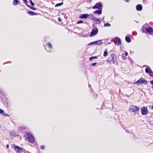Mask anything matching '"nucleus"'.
Masks as SVG:
<instances>
[{
	"instance_id": "24",
	"label": "nucleus",
	"mask_w": 153,
	"mask_h": 153,
	"mask_svg": "<svg viewBox=\"0 0 153 153\" xmlns=\"http://www.w3.org/2000/svg\"><path fill=\"white\" fill-rule=\"evenodd\" d=\"M92 19L95 22H98L99 20V19H97L96 18H93Z\"/></svg>"
},
{
	"instance_id": "43",
	"label": "nucleus",
	"mask_w": 153,
	"mask_h": 153,
	"mask_svg": "<svg viewBox=\"0 0 153 153\" xmlns=\"http://www.w3.org/2000/svg\"><path fill=\"white\" fill-rule=\"evenodd\" d=\"M91 1V0H90Z\"/></svg>"
},
{
	"instance_id": "3",
	"label": "nucleus",
	"mask_w": 153,
	"mask_h": 153,
	"mask_svg": "<svg viewBox=\"0 0 153 153\" xmlns=\"http://www.w3.org/2000/svg\"><path fill=\"white\" fill-rule=\"evenodd\" d=\"M116 60V58L115 55L114 54H111V57L109 58V59L108 60L107 62L110 64H111L112 63L114 64Z\"/></svg>"
},
{
	"instance_id": "26",
	"label": "nucleus",
	"mask_w": 153,
	"mask_h": 153,
	"mask_svg": "<svg viewBox=\"0 0 153 153\" xmlns=\"http://www.w3.org/2000/svg\"><path fill=\"white\" fill-rule=\"evenodd\" d=\"M119 56V57H122V59L123 60L124 59V53H122V55H120Z\"/></svg>"
},
{
	"instance_id": "39",
	"label": "nucleus",
	"mask_w": 153,
	"mask_h": 153,
	"mask_svg": "<svg viewBox=\"0 0 153 153\" xmlns=\"http://www.w3.org/2000/svg\"><path fill=\"white\" fill-rule=\"evenodd\" d=\"M58 21L59 22H61V19L60 18H58Z\"/></svg>"
},
{
	"instance_id": "32",
	"label": "nucleus",
	"mask_w": 153,
	"mask_h": 153,
	"mask_svg": "<svg viewBox=\"0 0 153 153\" xmlns=\"http://www.w3.org/2000/svg\"><path fill=\"white\" fill-rule=\"evenodd\" d=\"M96 64H97V63H96V62L94 63H92L91 64V65L94 66L96 65Z\"/></svg>"
},
{
	"instance_id": "7",
	"label": "nucleus",
	"mask_w": 153,
	"mask_h": 153,
	"mask_svg": "<svg viewBox=\"0 0 153 153\" xmlns=\"http://www.w3.org/2000/svg\"><path fill=\"white\" fill-rule=\"evenodd\" d=\"M98 32V29L97 27L94 28L92 29V31L91 32L90 34V37H93L97 34Z\"/></svg>"
},
{
	"instance_id": "18",
	"label": "nucleus",
	"mask_w": 153,
	"mask_h": 153,
	"mask_svg": "<svg viewBox=\"0 0 153 153\" xmlns=\"http://www.w3.org/2000/svg\"><path fill=\"white\" fill-rule=\"evenodd\" d=\"M19 1L18 0H14L13 4L14 5H17L19 4Z\"/></svg>"
},
{
	"instance_id": "42",
	"label": "nucleus",
	"mask_w": 153,
	"mask_h": 153,
	"mask_svg": "<svg viewBox=\"0 0 153 153\" xmlns=\"http://www.w3.org/2000/svg\"><path fill=\"white\" fill-rule=\"evenodd\" d=\"M104 17H103V18H102V20H103L104 19Z\"/></svg>"
},
{
	"instance_id": "29",
	"label": "nucleus",
	"mask_w": 153,
	"mask_h": 153,
	"mask_svg": "<svg viewBox=\"0 0 153 153\" xmlns=\"http://www.w3.org/2000/svg\"><path fill=\"white\" fill-rule=\"evenodd\" d=\"M83 21L81 20V21L78 22H77V23L78 24H79L83 23Z\"/></svg>"
},
{
	"instance_id": "21",
	"label": "nucleus",
	"mask_w": 153,
	"mask_h": 153,
	"mask_svg": "<svg viewBox=\"0 0 153 153\" xmlns=\"http://www.w3.org/2000/svg\"><path fill=\"white\" fill-rule=\"evenodd\" d=\"M27 5L28 7L30 8V9H32L33 10H36V8L33 7H31V6H30L28 5V4H27Z\"/></svg>"
},
{
	"instance_id": "15",
	"label": "nucleus",
	"mask_w": 153,
	"mask_h": 153,
	"mask_svg": "<svg viewBox=\"0 0 153 153\" xmlns=\"http://www.w3.org/2000/svg\"><path fill=\"white\" fill-rule=\"evenodd\" d=\"M94 13L95 14H98L99 15H100L102 13V10L99 9L98 10L94 11Z\"/></svg>"
},
{
	"instance_id": "33",
	"label": "nucleus",
	"mask_w": 153,
	"mask_h": 153,
	"mask_svg": "<svg viewBox=\"0 0 153 153\" xmlns=\"http://www.w3.org/2000/svg\"><path fill=\"white\" fill-rule=\"evenodd\" d=\"M150 83H151L152 85H153V80L152 81H150ZM152 88H153V85L152 86Z\"/></svg>"
},
{
	"instance_id": "16",
	"label": "nucleus",
	"mask_w": 153,
	"mask_h": 153,
	"mask_svg": "<svg viewBox=\"0 0 153 153\" xmlns=\"http://www.w3.org/2000/svg\"><path fill=\"white\" fill-rule=\"evenodd\" d=\"M125 39L126 41L128 43H130L131 41V39L128 36H126L125 38Z\"/></svg>"
},
{
	"instance_id": "30",
	"label": "nucleus",
	"mask_w": 153,
	"mask_h": 153,
	"mask_svg": "<svg viewBox=\"0 0 153 153\" xmlns=\"http://www.w3.org/2000/svg\"><path fill=\"white\" fill-rule=\"evenodd\" d=\"M2 115H3L5 116H9L7 114L5 113H4H4H3Z\"/></svg>"
},
{
	"instance_id": "6",
	"label": "nucleus",
	"mask_w": 153,
	"mask_h": 153,
	"mask_svg": "<svg viewBox=\"0 0 153 153\" xmlns=\"http://www.w3.org/2000/svg\"><path fill=\"white\" fill-rule=\"evenodd\" d=\"M12 148L17 153H21L22 151V149L19 146L15 145V144H13L12 146Z\"/></svg>"
},
{
	"instance_id": "36",
	"label": "nucleus",
	"mask_w": 153,
	"mask_h": 153,
	"mask_svg": "<svg viewBox=\"0 0 153 153\" xmlns=\"http://www.w3.org/2000/svg\"><path fill=\"white\" fill-rule=\"evenodd\" d=\"M142 29H145V26L144 25H143L142 26Z\"/></svg>"
},
{
	"instance_id": "35",
	"label": "nucleus",
	"mask_w": 153,
	"mask_h": 153,
	"mask_svg": "<svg viewBox=\"0 0 153 153\" xmlns=\"http://www.w3.org/2000/svg\"><path fill=\"white\" fill-rule=\"evenodd\" d=\"M24 1H25V3L27 5V2H28L27 1V0H24Z\"/></svg>"
},
{
	"instance_id": "34",
	"label": "nucleus",
	"mask_w": 153,
	"mask_h": 153,
	"mask_svg": "<svg viewBox=\"0 0 153 153\" xmlns=\"http://www.w3.org/2000/svg\"><path fill=\"white\" fill-rule=\"evenodd\" d=\"M129 59L130 61L131 62V64H132L133 61L131 60V59L130 58Z\"/></svg>"
},
{
	"instance_id": "37",
	"label": "nucleus",
	"mask_w": 153,
	"mask_h": 153,
	"mask_svg": "<svg viewBox=\"0 0 153 153\" xmlns=\"http://www.w3.org/2000/svg\"><path fill=\"white\" fill-rule=\"evenodd\" d=\"M128 54V53L127 52H125V55L127 56Z\"/></svg>"
},
{
	"instance_id": "38",
	"label": "nucleus",
	"mask_w": 153,
	"mask_h": 153,
	"mask_svg": "<svg viewBox=\"0 0 153 153\" xmlns=\"http://www.w3.org/2000/svg\"><path fill=\"white\" fill-rule=\"evenodd\" d=\"M130 0H125V1H126V2H129Z\"/></svg>"
},
{
	"instance_id": "12",
	"label": "nucleus",
	"mask_w": 153,
	"mask_h": 153,
	"mask_svg": "<svg viewBox=\"0 0 153 153\" xmlns=\"http://www.w3.org/2000/svg\"><path fill=\"white\" fill-rule=\"evenodd\" d=\"M146 30L149 34H152L153 33V29L151 27H149L146 28Z\"/></svg>"
},
{
	"instance_id": "14",
	"label": "nucleus",
	"mask_w": 153,
	"mask_h": 153,
	"mask_svg": "<svg viewBox=\"0 0 153 153\" xmlns=\"http://www.w3.org/2000/svg\"><path fill=\"white\" fill-rule=\"evenodd\" d=\"M89 16L87 14H84L81 15L79 16V18L81 19H86Z\"/></svg>"
},
{
	"instance_id": "5",
	"label": "nucleus",
	"mask_w": 153,
	"mask_h": 153,
	"mask_svg": "<svg viewBox=\"0 0 153 153\" xmlns=\"http://www.w3.org/2000/svg\"><path fill=\"white\" fill-rule=\"evenodd\" d=\"M144 66L147 67L145 69L146 72L147 73L149 74L150 76H153V72L151 70L150 67L146 65Z\"/></svg>"
},
{
	"instance_id": "11",
	"label": "nucleus",
	"mask_w": 153,
	"mask_h": 153,
	"mask_svg": "<svg viewBox=\"0 0 153 153\" xmlns=\"http://www.w3.org/2000/svg\"><path fill=\"white\" fill-rule=\"evenodd\" d=\"M114 41L118 45H120L121 44V40L118 37H115Z\"/></svg>"
},
{
	"instance_id": "20",
	"label": "nucleus",
	"mask_w": 153,
	"mask_h": 153,
	"mask_svg": "<svg viewBox=\"0 0 153 153\" xmlns=\"http://www.w3.org/2000/svg\"><path fill=\"white\" fill-rule=\"evenodd\" d=\"M63 4V2L60 3H59L56 4L55 6V7H57L59 6H61Z\"/></svg>"
},
{
	"instance_id": "1",
	"label": "nucleus",
	"mask_w": 153,
	"mask_h": 153,
	"mask_svg": "<svg viewBox=\"0 0 153 153\" xmlns=\"http://www.w3.org/2000/svg\"><path fill=\"white\" fill-rule=\"evenodd\" d=\"M140 110V108L138 106L134 105H131L129 109V111L134 113V115L138 114Z\"/></svg>"
},
{
	"instance_id": "9",
	"label": "nucleus",
	"mask_w": 153,
	"mask_h": 153,
	"mask_svg": "<svg viewBox=\"0 0 153 153\" xmlns=\"http://www.w3.org/2000/svg\"><path fill=\"white\" fill-rule=\"evenodd\" d=\"M102 5L100 2H98L96 3L95 4L93 7V9H102Z\"/></svg>"
},
{
	"instance_id": "22",
	"label": "nucleus",
	"mask_w": 153,
	"mask_h": 153,
	"mask_svg": "<svg viewBox=\"0 0 153 153\" xmlns=\"http://www.w3.org/2000/svg\"><path fill=\"white\" fill-rule=\"evenodd\" d=\"M111 24L108 23H106L104 25V27H110L111 26Z\"/></svg>"
},
{
	"instance_id": "31",
	"label": "nucleus",
	"mask_w": 153,
	"mask_h": 153,
	"mask_svg": "<svg viewBox=\"0 0 153 153\" xmlns=\"http://www.w3.org/2000/svg\"><path fill=\"white\" fill-rule=\"evenodd\" d=\"M45 146L44 145H42L41 146V149H44L45 148Z\"/></svg>"
},
{
	"instance_id": "25",
	"label": "nucleus",
	"mask_w": 153,
	"mask_h": 153,
	"mask_svg": "<svg viewBox=\"0 0 153 153\" xmlns=\"http://www.w3.org/2000/svg\"><path fill=\"white\" fill-rule=\"evenodd\" d=\"M48 47L49 48H50L51 49L52 48V45L50 43H49L48 44Z\"/></svg>"
},
{
	"instance_id": "4",
	"label": "nucleus",
	"mask_w": 153,
	"mask_h": 153,
	"mask_svg": "<svg viewBox=\"0 0 153 153\" xmlns=\"http://www.w3.org/2000/svg\"><path fill=\"white\" fill-rule=\"evenodd\" d=\"M147 82L146 80H145L143 78H141L137 82H134V84H137L138 85H139L141 83H143L144 85H146L147 84Z\"/></svg>"
},
{
	"instance_id": "13",
	"label": "nucleus",
	"mask_w": 153,
	"mask_h": 153,
	"mask_svg": "<svg viewBox=\"0 0 153 153\" xmlns=\"http://www.w3.org/2000/svg\"><path fill=\"white\" fill-rule=\"evenodd\" d=\"M136 8L138 11H141L143 8L142 6L141 5L138 4L136 6Z\"/></svg>"
},
{
	"instance_id": "28",
	"label": "nucleus",
	"mask_w": 153,
	"mask_h": 153,
	"mask_svg": "<svg viewBox=\"0 0 153 153\" xmlns=\"http://www.w3.org/2000/svg\"><path fill=\"white\" fill-rule=\"evenodd\" d=\"M30 2L32 6H34V3L32 2V0H30Z\"/></svg>"
},
{
	"instance_id": "44",
	"label": "nucleus",
	"mask_w": 153,
	"mask_h": 153,
	"mask_svg": "<svg viewBox=\"0 0 153 153\" xmlns=\"http://www.w3.org/2000/svg\"><path fill=\"white\" fill-rule=\"evenodd\" d=\"M23 1L24 0H23Z\"/></svg>"
},
{
	"instance_id": "19",
	"label": "nucleus",
	"mask_w": 153,
	"mask_h": 153,
	"mask_svg": "<svg viewBox=\"0 0 153 153\" xmlns=\"http://www.w3.org/2000/svg\"><path fill=\"white\" fill-rule=\"evenodd\" d=\"M97 56H93L89 58V59L90 61H91L93 59H97Z\"/></svg>"
},
{
	"instance_id": "41",
	"label": "nucleus",
	"mask_w": 153,
	"mask_h": 153,
	"mask_svg": "<svg viewBox=\"0 0 153 153\" xmlns=\"http://www.w3.org/2000/svg\"><path fill=\"white\" fill-rule=\"evenodd\" d=\"M6 147L7 148H8V147H9V146L8 145H6Z\"/></svg>"
},
{
	"instance_id": "8",
	"label": "nucleus",
	"mask_w": 153,
	"mask_h": 153,
	"mask_svg": "<svg viewBox=\"0 0 153 153\" xmlns=\"http://www.w3.org/2000/svg\"><path fill=\"white\" fill-rule=\"evenodd\" d=\"M141 113L143 115H146L148 113V110L146 107H143L141 109Z\"/></svg>"
},
{
	"instance_id": "10",
	"label": "nucleus",
	"mask_w": 153,
	"mask_h": 153,
	"mask_svg": "<svg viewBox=\"0 0 153 153\" xmlns=\"http://www.w3.org/2000/svg\"><path fill=\"white\" fill-rule=\"evenodd\" d=\"M102 43V42L101 40H99L93 42H91L88 44V45H100Z\"/></svg>"
},
{
	"instance_id": "17",
	"label": "nucleus",
	"mask_w": 153,
	"mask_h": 153,
	"mask_svg": "<svg viewBox=\"0 0 153 153\" xmlns=\"http://www.w3.org/2000/svg\"><path fill=\"white\" fill-rule=\"evenodd\" d=\"M27 13L29 14L30 15H34L37 14V13L31 11H29L27 12Z\"/></svg>"
},
{
	"instance_id": "23",
	"label": "nucleus",
	"mask_w": 153,
	"mask_h": 153,
	"mask_svg": "<svg viewBox=\"0 0 153 153\" xmlns=\"http://www.w3.org/2000/svg\"><path fill=\"white\" fill-rule=\"evenodd\" d=\"M107 54H108V52L107 51V50H106L104 52V54H103V56L104 57H106L107 56Z\"/></svg>"
},
{
	"instance_id": "2",
	"label": "nucleus",
	"mask_w": 153,
	"mask_h": 153,
	"mask_svg": "<svg viewBox=\"0 0 153 153\" xmlns=\"http://www.w3.org/2000/svg\"><path fill=\"white\" fill-rule=\"evenodd\" d=\"M25 137L26 139L29 142L32 143H34V138L30 133H26L25 135Z\"/></svg>"
},
{
	"instance_id": "27",
	"label": "nucleus",
	"mask_w": 153,
	"mask_h": 153,
	"mask_svg": "<svg viewBox=\"0 0 153 153\" xmlns=\"http://www.w3.org/2000/svg\"><path fill=\"white\" fill-rule=\"evenodd\" d=\"M4 111L2 109L0 108V114H2L4 113Z\"/></svg>"
},
{
	"instance_id": "40",
	"label": "nucleus",
	"mask_w": 153,
	"mask_h": 153,
	"mask_svg": "<svg viewBox=\"0 0 153 153\" xmlns=\"http://www.w3.org/2000/svg\"><path fill=\"white\" fill-rule=\"evenodd\" d=\"M142 33H146V32H145V31L144 30V29H143V30H142Z\"/></svg>"
}]
</instances>
